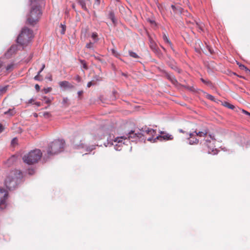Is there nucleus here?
I'll return each instance as SVG.
<instances>
[{"label": "nucleus", "instance_id": "obj_1", "mask_svg": "<svg viewBox=\"0 0 250 250\" xmlns=\"http://www.w3.org/2000/svg\"><path fill=\"white\" fill-rule=\"evenodd\" d=\"M21 177V173L18 170H15L10 172L5 180V185L9 190L14 189L18 185Z\"/></svg>", "mask_w": 250, "mask_h": 250}, {"label": "nucleus", "instance_id": "obj_2", "mask_svg": "<svg viewBox=\"0 0 250 250\" xmlns=\"http://www.w3.org/2000/svg\"><path fill=\"white\" fill-rule=\"evenodd\" d=\"M136 136V134H134L133 131L129 132L126 136H121L115 138L114 140L107 139V144H110L111 145L115 146V149L116 150H121V148L119 147L123 145H127L128 143H129V140L131 138H132V136Z\"/></svg>", "mask_w": 250, "mask_h": 250}, {"label": "nucleus", "instance_id": "obj_3", "mask_svg": "<svg viewBox=\"0 0 250 250\" xmlns=\"http://www.w3.org/2000/svg\"><path fill=\"white\" fill-rule=\"evenodd\" d=\"M33 38V31L27 27L22 29L21 33L17 39V42L21 45H26Z\"/></svg>", "mask_w": 250, "mask_h": 250}, {"label": "nucleus", "instance_id": "obj_4", "mask_svg": "<svg viewBox=\"0 0 250 250\" xmlns=\"http://www.w3.org/2000/svg\"><path fill=\"white\" fill-rule=\"evenodd\" d=\"M64 142L62 140H57L52 142L47 149V155L50 157L62 152L64 147Z\"/></svg>", "mask_w": 250, "mask_h": 250}, {"label": "nucleus", "instance_id": "obj_5", "mask_svg": "<svg viewBox=\"0 0 250 250\" xmlns=\"http://www.w3.org/2000/svg\"><path fill=\"white\" fill-rule=\"evenodd\" d=\"M141 132L144 135L145 134H150L152 136V137H149L147 138L148 141L151 142L153 140V142H155L157 140H160V141L163 140H171L173 139V137L171 135L169 134H164L162 135H159L153 138V136L155 135L156 132L155 130L152 129L148 128L146 127L142 128Z\"/></svg>", "mask_w": 250, "mask_h": 250}, {"label": "nucleus", "instance_id": "obj_6", "mask_svg": "<svg viewBox=\"0 0 250 250\" xmlns=\"http://www.w3.org/2000/svg\"><path fill=\"white\" fill-rule=\"evenodd\" d=\"M42 153L40 149H35L25 155L22 158L24 163L32 165L37 163L41 158Z\"/></svg>", "mask_w": 250, "mask_h": 250}, {"label": "nucleus", "instance_id": "obj_7", "mask_svg": "<svg viewBox=\"0 0 250 250\" xmlns=\"http://www.w3.org/2000/svg\"><path fill=\"white\" fill-rule=\"evenodd\" d=\"M7 197V191L2 188H0V206L5 205Z\"/></svg>", "mask_w": 250, "mask_h": 250}, {"label": "nucleus", "instance_id": "obj_8", "mask_svg": "<svg viewBox=\"0 0 250 250\" xmlns=\"http://www.w3.org/2000/svg\"><path fill=\"white\" fill-rule=\"evenodd\" d=\"M59 86L63 90L66 89H72L74 88V86L70 83L69 82L63 81L59 82Z\"/></svg>", "mask_w": 250, "mask_h": 250}, {"label": "nucleus", "instance_id": "obj_9", "mask_svg": "<svg viewBox=\"0 0 250 250\" xmlns=\"http://www.w3.org/2000/svg\"><path fill=\"white\" fill-rule=\"evenodd\" d=\"M18 50V46L17 45H13L11 46V47L8 50L7 52L5 53V56L9 58L11 56H12L13 54L15 53L16 51Z\"/></svg>", "mask_w": 250, "mask_h": 250}, {"label": "nucleus", "instance_id": "obj_10", "mask_svg": "<svg viewBox=\"0 0 250 250\" xmlns=\"http://www.w3.org/2000/svg\"><path fill=\"white\" fill-rule=\"evenodd\" d=\"M207 133H208L207 130L205 129L202 131H198V132H197L196 130L193 133H189V135L190 136V138H192L195 136H198L199 137H204L205 136H206L207 134Z\"/></svg>", "mask_w": 250, "mask_h": 250}, {"label": "nucleus", "instance_id": "obj_11", "mask_svg": "<svg viewBox=\"0 0 250 250\" xmlns=\"http://www.w3.org/2000/svg\"><path fill=\"white\" fill-rule=\"evenodd\" d=\"M208 147V153L212 154H216L217 153V150L216 148H214L213 146H209L208 144H207Z\"/></svg>", "mask_w": 250, "mask_h": 250}, {"label": "nucleus", "instance_id": "obj_12", "mask_svg": "<svg viewBox=\"0 0 250 250\" xmlns=\"http://www.w3.org/2000/svg\"><path fill=\"white\" fill-rule=\"evenodd\" d=\"M189 139V144L190 145H194V144H197L198 143V140L196 138H194V137L190 138H188Z\"/></svg>", "mask_w": 250, "mask_h": 250}, {"label": "nucleus", "instance_id": "obj_13", "mask_svg": "<svg viewBox=\"0 0 250 250\" xmlns=\"http://www.w3.org/2000/svg\"><path fill=\"white\" fill-rule=\"evenodd\" d=\"M8 87V86H0V95L4 94L5 93L7 90V88Z\"/></svg>", "mask_w": 250, "mask_h": 250}, {"label": "nucleus", "instance_id": "obj_14", "mask_svg": "<svg viewBox=\"0 0 250 250\" xmlns=\"http://www.w3.org/2000/svg\"><path fill=\"white\" fill-rule=\"evenodd\" d=\"M79 3L81 6L82 8H83L84 10H86L87 8L85 5V2L84 0H78Z\"/></svg>", "mask_w": 250, "mask_h": 250}, {"label": "nucleus", "instance_id": "obj_15", "mask_svg": "<svg viewBox=\"0 0 250 250\" xmlns=\"http://www.w3.org/2000/svg\"><path fill=\"white\" fill-rule=\"evenodd\" d=\"M163 40H164V41L168 43L169 45V46H170V47L172 48L171 42L165 34L163 35Z\"/></svg>", "mask_w": 250, "mask_h": 250}, {"label": "nucleus", "instance_id": "obj_16", "mask_svg": "<svg viewBox=\"0 0 250 250\" xmlns=\"http://www.w3.org/2000/svg\"><path fill=\"white\" fill-rule=\"evenodd\" d=\"M94 42H96L98 41V35L96 33H93L91 35Z\"/></svg>", "mask_w": 250, "mask_h": 250}, {"label": "nucleus", "instance_id": "obj_17", "mask_svg": "<svg viewBox=\"0 0 250 250\" xmlns=\"http://www.w3.org/2000/svg\"><path fill=\"white\" fill-rule=\"evenodd\" d=\"M108 16L109 18L112 21L113 23H114L115 22V19L114 13L112 12H110Z\"/></svg>", "mask_w": 250, "mask_h": 250}, {"label": "nucleus", "instance_id": "obj_18", "mask_svg": "<svg viewBox=\"0 0 250 250\" xmlns=\"http://www.w3.org/2000/svg\"><path fill=\"white\" fill-rule=\"evenodd\" d=\"M102 134V131L100 130L98 132V134L97 136H96V139H102L104 138V135Z\"/></svg>", "mask_w": 250, "mask_h": 250}, {"label": "nucleus", "instance_id": "obj_19", "mask_svg": "<svg viewBox=\"0 0 250 250\" xmlns=\"http://www.w3.org/2000/svg\"><path fill=\"white\" fill-rule=\"evenodd\" d=\"M14 67V64L10 63L6 66V71H9L13 69Z\"/></svg>", "mask_w": 250, "mask_h": 250}, {"label": "nucleus", "instance_id": "obj_20", "mask_svg": "<svg viewBox=\"0 0 250 250\" xmlns=\"http://www.w3.org/2000/svg\"><path fill=\"white\" fill-rule=\"evenodd\" d=\"M223 105H224L225 106H226L227 107H228L229 108H230V109H233L234 108V106L232 104H230L229 103H228V102H225L224 104H223Z\"/></svg>", "mask_w": 250, "mask_h": 250}, {"label": "nucleus", "instance_id": "obj_21", "mask_svg": "<svg viewBox=\"0 0 250 250\" xmlns=\"http://www.w3.org/2000/svg\"><path fill=\"white\" fill-rule=\"evenodd\" d=\"M15 113V111L14 109H9L8 111L4 112L5 114H9L10 116L14 115Z\"/></svg>", "mask_w": 250, "mask_h": 250}, {"label": "nucleus", "instance_id": "obj_22", "mask_svg": "<svg viewBox=\"0 0 250 250\" xmlns=\"http://www.w3.org/2000/svg\"><path fill=\"white\" fill-rule=\"evenodd\" d=\"M94 42H89L86 44V47L89 49H92L93 50V45Z\"/></svg>", "mask_w": 250, "mask_h": 250}, {"label": "nucleus", "instance_id": "obj_23", "mask_svg": "<svg viewBox=\"0 0 250 250\" xmlns=\"http://www.w3.org/2000/svg\"><path fill=\"white\" fill-rule=\"evenodd\" d=\"M129 55L133 57V58H138L139 57L138 56V55L134 52H132V51H129Z\"/></svg>", "mask_w": 250, "mask_h": 250}, {"label": "nucleus", "instance_id": "obj_24", "mask_svg": "<svg viewBox=\"0 0 250 250\" xmlns=\"http://www.w3.org/2000/svg\"><path fill=\"white\" fill-rule=\"evenodd\" d=\"M60 27L62 28V30H61V34H64V33H65V29H66L65 25L61 24V25H60Z\"/></svg>", "mask_w": 250, "mask_h": 250}, {"label": "nucleus", "instance_id": "obj_25", "mask_svg": "<svg viewBox=\"0 0 250 250\" xmlns=\"http://www.w3.org/2000/svg\"><path fill=\"white\" fill-rule=\"evenodd\" d=\"M237 64L239 65V66L241 69L245 70V71H246L247 70H248V68H247L244 65L239 64V63H237Z\"/></svg>", "mask_w": 250, "mask_h": 250}, {"label": "nucleus", "instance_id": "obj_26", "mask_svg": "<svg viewBox=\"0 0 250 250\" xmlns=\"http://www.w3.org/2000/svg\"><path fill=\"white\" fill-rule=\"evenodd\" d=\"M51 90H52V88L51 87H47L46 88H44L43 89V91L44 93L46 94V93L50 92L51 91Z\"/></svg>", "mask_w": 250, "mask_h": 250}, {"label": "nucleus", "instance_id": "obj_27", "mask_svg": "<svg viewBox=\"0 0 250 250\" xmlns=\"http://www.w3.org/2000/svg\"><path fill=\"white\" fill-rule=\"evenodd\" d=\"M206 97H207L208 99H209V100H211V101H214V100H215L214 97L213 96H212V95H210V94H207V95H206Z\"/></svg>", "mask_w": 250, "mask_h": 250}, {"label": "nucleus", "instance_id": "obj_28", "mask_svg": "<svg viewBox=\"0 0 250 250\" xmlns=\"http://www.w3.org/2000/svg\"><path fill=\"white\" fill-rule=\"evenodd\" d=\"M68 101V99L66 97L63 98L62 100V103L63 104H66Z\"/></svg>", "mask_w": 250, "mask_h": 250}, {"label": "nucleus", "instance_id": "obj_29", "mask_svg": "<svg viewBox=\"0 0 250 250\" xmlns=\"http://www.w3.org/2000/svg\"><path fill=\"white\" fill-rule=\"evenodd\" d=\"M74 79L78 82H80L81 80V77L78 75L76 76L74 78Z\"/></svg>", "mask_w": 250, "mask_h": 250}, {"label": "nucleus", "instance_id": "obj_30", "mask_svg": "<svg viewBox=\"0 0 250 250\" xmlns=\"http://www.w3.org/2000/svg\"><path fill=\"white\" fill-rule=\"evenodd\" d=\"M45 102L46 103H50L51 101V100L49 98H47L46 97H44Z\"/></svg>", "mask_w": 250, "mask_h": 250}, {"label": "nucleus", "instance_id": "obj_31", "mask_svg": "<svg viewBox=\"0 0 250 250\" xmlns=\"http://www.w3.org/2000/svg\"><path fill=\"white\" fill-rule=\"evenodd\" d=\"M94 83L92 82H89L87 84V87H90L91 85H93Z\"/></svg>", "mask_w": 250, "mask_h": 250}, {"label": "nucleus", "instance_id": "obj_32", "mask_svg": "<svg viewBox=\"0 0 250 250\" xmlns=\"http://www.w3.org/2000/svg\"><path fill=\"white\" fill-rule=\"evenodd\" d=\"M35 88L37 91H39L40 90V86L38 84H36L35 85Z\"/></svg>", "mask_w": 250, "mask_h": 250}, {"label": "nucleus", "instance_id": "obj_33", "mask_svg": "<svg viewBox=\"0 0 250 250\" xmlns=\"http://www.w3.org/2000/svg\"><path fill=\"white\" fill-rule=\"evenodd\" d=\"M207 48L208 50V51L210 52V53L212 54L213 53V50L210 48V47H209L208 45L207 46Z\"/></svg>", "mask_w": 250, "mask_h": 250}, {"label": "nucleus", "instance_id": "obj_34", "mask_svg": "<svg viewBox=\"0 0 250 250\" xmlns=\"http://www.w3.org/2000/svg\"><path fill=\"white\" fill-rule=\"evenodd\" d=\"M28 174H30V175H32V174H33V173H34V170H33V169H29L28 170Z\"/></svg>", "mask_w": 250, "mask_h": 250}, {"label": "nucleus", "instance_id": "obj_35", "mask_svg": "<svg viewBox=\"0 0 250 250\" xmlns=\"http://www.w3.org/2000/svg\"><path fill=\"white\" fill-rule=\"evenodd\" d=\"M43 115L45 117H48L50 116V114H49V113L46 112H45L43 113Z\"/></svg>", "mask_w": 250, "mask_h": 250}, {"label": "nucleus", "instance_id": "obj_36", "mask_svg": "<svg viewBox=\"0 0 250 250\" xmlns=\"http://www.w3.org/2000/svg\"><path fill=\"white\" fill-rule=\"evenodd\" d=\"M242 112H243L244 113H245V114H247V115H248L249 116H250V113L248 112V111H246V110H242Z\"/></svg>", "mask_w": 250, "mask_h": 250}, {"label": "nucleus", "instance_id": "obj_37", "mask_svg": "<svg viewBox=\"0 0 250 250\" xmlns=\"http://www.w3.org/2000/svg\"><path fill=\"white\" fill-rule=\"evenodd\" d=\"M3 61L0 59V68L3 66Z\"/></svg>", "mask_w": 250, "mask_h": 250}, {"label": "nucleus", "instance_id": "obj_38", "mask_svg": "<svg viewBox=\"0 0 250 250\" xmlns=\"http://www.w3.org/2000/svg\"><path fill=\"white\" fill-rule=\"evenodd\" d=\"M83 91H82V90L79 91L78 92V94L79 96H81L83 94Z\"/></svg>", "mask_w": 250, "mask_h": 250}, {"label": "nucleus", "instance_id": "obj_39", "mask_svg": "<svg viewBox=\"0 0 250 250\" xmlns=\"http://www.w3.org/2000/svg\"><path fill=\"white\" fill-rule=\"evenodd\" d=\"M39 75H36L35 77H34V79L35 80H37V81H40L41 80L39 78Z\"/></svg>", "mask_w": 250, "mask_h": 250}, {"label": "nucleus", "instance_id": "obj_40", "mask_svg": "<svg viewBox=\"0 0 250 250\" xmlns=\"http://www.w3.org/2000/svg\"><path fill=\"white\" fill-rule=\"evenodd\" d=\"M44 68H45V64H42V67L40 70V72H42Z\"/></svg>", "mask_w": 250, "mask_h": 250}, {"label": "nucleus", "instance_id": "obj_41", "mask_svg": "<svg viewBox=\"0 0 250 250\" xmlns=\"http://www.w3.org/2000/svg\"><path fill=\"white\" fill-rule=\"evenodd\" d=\"M16 141H17V139L16 138H14L12 140V144H13L14 143H16Z\"/></svg>", "mask_w": 250, "mask_h": 250}, {"label": "nucleus", "instance_id": "obj_42", "mask_svg": "<svg viewBox=\"0 0 250 250\" xmlns=\"http://www.w3.org/2000/svg\"><path fill=\"white\" fill-rule=\"evenodd\" d=\"M3 127H2V125L0 124V133L3 130Z\"/></svg>", "mask_w": 250, "mask_h": 250}, {"label": "nucleus", "instance_id": "obj_43", "mask_svg": "<svg viewBox=\"0 0 250 250\" xmlns=\"http://www.w3.org/2000/svg\"><path fill=\"white\" fill-rule=\"evenodd\" d=\"M112 53L113 54L115 55V56H116V51L114 49H112Z\"/></svg>", "mask_w": 250, "mask_h": 250}, {"label": "nucleus", "instance_id": "obj_44", "mask_svg": "<svg viewBox=\"0 0 250 250\" xmlns=\"http://www.w3.org/2000/svg\"><path fill=\"white\" fill-rule=\"evenodd\" d=\"M83 67L85 69H87V67L85 63L83 64Z\"/></svg>", "mask_w": 250, "mask_h": 250}, {"label": "nucleus", "instance_id": "obj_45", "mask_svg": "<svg viewBox=\"0 0 250 250\" xmlns=\"http://www.w3.org/2000/svg\"><path fill=\"white\" fill-rule=\"evenodd\" d=\"M35 104H36L37 106H40V103H38V102H36V103H35Z\"/></svg>", "mask_w": 250, "mask_h": 250}, {"label": "nucleus", "instance_id": "obj_46", "mask_svg": "<svg viewBox=\"0 0 250 250\" xmlns=\"http://www.w3.org/2000/svg\"><path fill=\"white\" fill-rule=\"evenodd\" d=\"M15 159V157L14 156H13L12 157H11L10 159H9V161H12L13 160H14Z\"/></svg>", "mask_w": 250, "mask_h": 250}, {"label": "nucleus", "instance_id": "obj_47", "mask_svg": "<svg viewBox=\"0 0 250 250\" xmlns=\"http://www.w3.org/2000/svg\"><path fill=\"white\" fill-rule=\"evenodd\" d=\"M246 72L250 75V69H248V70H247Z\"/></svg>", "mask_w": 250, "mask_h": 250}, {"label": "nucleus", "instance_id": "obj_48", "mask_svg": "<svg viewBox=\"0 0 250 250\" xmlns=\"http://www.w3.org/2000/svg\"><path fill=\"white\" fill-rule=\"evenodd\" d=\"M201 80H202V81L203 83H207V82L205 80H204L203 79H202Z\"/></svg>", "mask_w": 250, "mask_h": 250}, {"label": "nucleus", "instance_id": "obj_49", "mask_svg": "<svg viewBox=\"0 0 250 250\" xmlns=\"http://www.w3.org/2000/svg\"><path fill=\"white\" fill-rule=\"evenodd\" d=\"M171 7H172V8L173 10H174V9H175V7L173 5H171Z\"/></svg>", "mask_w": 250, "mask_h": 250}, {"label": "nucleus", "instance_id": "obj_50", "mask_svg": "<svg viewBox=\"0 0 250 250\" xmlns=\"http://www.w3.org/2000/svg\"><path fill=\"white\" fill-rule=\"evenodd\" d=\"M179 131L182 133L184 132V131L182 129H179Z\"/></svg>", "mask_w": 250, "mask_h": 250}, {"label": "nucleus", "instance_id": "obj_51", "mask_svg": "<svg viewBox=\"0 0 250 250\" xmlns=\"http://www.w3.org/2000/svg\"><path fill=\"white\" fill-rule=\"evenodd\" d=\"M93 149H94V148H93V147L92 146V148H89V151H91V150H93Z\"/></svg>", "mask_w": 250, "mask_h": 250}, {"label": "nucleus", "instance_id": "obj_52", "mask_svg": "<svg viewBox=\"0 0 250 250\" xmlns=\"http://www.w3.org/2000/svg\"><path fill=\"white\" fill-rule=\"evenodd\" d=\"M41 72H40V70L39 71L38 73V75H40V73H41Z\"/></svg>", "mask_w": 250, "mask_h": 250}, {"label": "nucleus", "instance_id": "obj_53", "mask_svg": "<svg viewBox=\"0 0 250 250\" xmlns=\"http://www.w3.org/2000/svg\"><path fill=\"white\" fill-rule=\"evenodd\" d=\"M72 7H73V9H74V8H75V6H74V5H73V4L72 5Z\"/></svg>", "mask_w": 250, "mask_h": 250}, {"label": "nucleus", "instance_id": "obj_54", "mask_svg": "<svg viewBox=\"0 0 250 250\" xmlns=\"http://www.w3.org/2000/svg\"><path fill=\"white\" fill-rule=\"evenodd\" d=\"M198 43H199H199H200V42H200V41H198Z\"/></svg>", "mask_w": 250, "mask_h": 250}, {"label": "nucleus", "instance_id": "obj_55", "mask_svg": "<svg viewBox=\"0 0 250 250\" xmlns=\"http://www.w3.org/2000/svg\"><path fill=\"white\" fill-rule=\"evenodd\" d=\"M206 141V142H210L209 141H208V140H207Z\"/></svg>", "mask_w": 250, "mask_h": 250}, {"label": "nucleus", "instance_id": "obj_56", "mask_svg": "<svg viewBox=\"0 0 250 250\" xmlns=\"http://www.w3.org/2000/svg\"><path fill=\"white\" fill-rule=\"evenodd\" d=\"M210 138H211L212 139H213V138L211 136H210Z\"/></svg>", "mask_w": 250, "mask_h": 250}, {"label": "nucleus", "instance_id": "obj_57", "mask_svg": "<svg viewBox=\"0 0 250 250\" xmlns=\"http://www.w3.org/2000/svg\"><path fill=\"white\" fill-rule=\"evenodd\" d=\"M49 79H50V80H51V78L50 77H49Z\"/></svg>", "mask_w": 250, "mask_h": 250}, {"label": "nucleus", "instance_id": "obj_58", "mask_svg": "<svg viewBox=\"0 0 250 250\" xmlns=\"http://www.w3.org/2000/svg\"><path fill=\"white\" fill-rule=\"evenodd\" d=\"M49 79H50V80H51V78L50 77H49Z\"/></svg>", "mask_w": 250, "mask_h": 250}]
</instances>
